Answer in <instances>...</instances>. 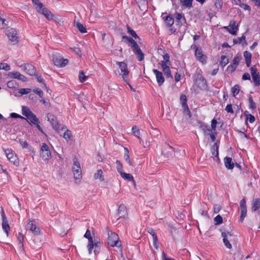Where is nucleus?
I'll return each mask as SVG.
<instances>
[{
	"label": "nucleus",
	"instance_id": "nucleus-26",
	"mask_svg": "<svg viewBox=\"0 0 260 260\" xmlns=\"http://www.w3.org/2000/svg\"><path fill=\"white\" fill-rule=\"evenodd\" d=\"M94 178L95 179H99L100 181L103 182L105 180L103 172L101 169H99L94 174Z\"/></svg>",
	"mask_w": 260,
	"mask_h": 260
},
{
	"label": "nucleus",
	"instance_id": "nucleus-61",
	"mask_svg": "<svg viewBox=\"0 0 260 260\" xmlns=\"http://www.w3.org/2000/svg\"><path fill=\"white\" fill-rule=\"evenodd\" d=\"M131 46L132 48H133V51L134 52L140 49V48L139 47V45L137 44L136 42L133 43Z\"/></svg>",
	"mask_w": 260,
	"mask_h": 260
},
{
	"label": "nucleus",
	"instance_id": "nucleus-4",
	"mask_svg": "<svg viewBox=\"0 0 260 260\" xmlns=\"http://www.w3.org/2000/svg\"><path fill=\"white\" fill-rule=\"evenodd\" d=\"M52 60L54 64L59 67H63L68 63L67 59H63L61 55L58 54H53Z\"/></svg>",
	"mask_w": 260,
	"mask_h": 260
},
{
	"label": "nucleus",
	"instance_id": "nucleus-63",
	"mask_svg": "<svg viewBox=\"0 0 260 260\" xmlns=\"http://www.w3.org/2000/svg\"><path fill=\"white\" fill-rule=\"evenodd\" d=\"M76 54L77 55L81 56V51L80 49L78 47H74L71 48Z\"/></svg>",
	"mask_w": 260,
	"mask_h": 260
},
{
	"label": "nucleus",
	"instance_id": "nucleus-51",
	"mask_svg": "<svg viewBox=\"0 0 260 260\" xmlns=\"http://www.w3.org/2000/svg\"><path fill=\"white\" fill-rule=\"evenodd\" d=\"M4 70L5 71L10 70V67L6 63H0V70Z\"/></svg>",
	"mask_w": 260,
	"mask_h": 260
},
{
	"label": "nucleus",
	"instance_id": "nucleus-54",
	"mask_svg": "<svg viewBox=\"0 0 260 260\" xmlns=\"http://www.w3.org/2000/svg\"><path fill=\"white\" fill-rule=\"evenodd\" d=\"M153 241V245L156 249H158V238L157 235H154L152 236Z\"/></svg>",
	"mask_w": 260,
	"mask_h": 260
},
{
	"label": "nucleus",
	"instance_id": "nucleus-53",
	"mask_svg": "<svg viewBox=\"0 0 260 260\" xmlns=\"http://www.w3.org/2000/svg\"><path fill=\"white\" fill-rule=\"evenodd\" d=\"M164 60L161 61H164V62L167 63L169 64H171V61H170V55L168 53H166L163 56Z\"/></svg>",
	"mask_w": 260,
	"mask_h": 260
},
{
	"label": "nucleus",
	"instance_id": "nucleus-16",
	"mask_svg": "<svg viewBox=\"0 0 260 260\" xmlns=\"http://www.w3.org/2000/svg\"><path fill=\"white\" fill-rule=\"evenodd\" d=\"M180 101L182 104V107L183 108V111L184 113H186L190 117H191V114L189 110L188 107L187 105V98L186 96L184 94H182L180 96Z\"/></svg>",
	"mask_w": 260,
	"mask_h": 260
},
{
	"label": "nucleus",
	"instance_id": "nucleus-28",
	"mask_svg": "<svg viewBox=\"0 0 260 260\" xmlns=\"http://www.w3.org/2000/svg\"><path fill=\"white\" fill-rule=\"evenodd\" d=\"M3 229L6 232L7 236H8L9 231L10 230V226L8 224L7 219L3 220L2 223Z\"/></svg>",
	"mask_w": 260,
	"mask_h": 260
},
{
	"label": "nucleus",
	"instance_id": "nucleus-11",
	"mask_svg": "<svg viewBox=\"0 0 260 260\" xmlns=\"http://www.w3.org/2000/svg\"><path fill=\"white\" fill-rule=\"evenodd\" d=\"M251 74L252 78L255 86H258L260 84V75L257 72V69L255 66H253L250 68Z\"/></svg>",
	"mask_w": 260,
	"mask_h": 260
},
{
	"label": "nucleus",
	"instance_id": "nucleus-38",
	"mask_svg": "<svg viewBox=\"0 0 260 260\" xmlns=\"http://www.w3.org/2000/svg\"><path fill=\"white\" fill-rule=\"evenodd\" d=\"M212 155L215 157H218V147L216 143H215L211 149Z\"/></svg>",
	"mask_w": 260,
	"mask_h": 260
},
{
	"label": "nucleus",
	"instance_id": "nucleus-22",
	"mask_svg": "<svg viewBox=\"0 0 260 260\" xmlns=\"http://www.w3.org/2000/svg\"><path fill=\"white\" fill-rule=\"evenodd\" d=\"M200 124V127L203 131L205 135H208L212 131L211 129L210 128L209 125L205 124L203 122H199Z\"/></svg>",
	"mask_w": 260,
	"mask_h": 260
},
{
	"label": "nucleus",
	"instance_id": "nucleus-57",
	"mask_svg": "<svg viewBox=\"0 0 260 260\" xmlns=\"http://www.w3.org/2000/svg\"><path fill=\"white\" fill-rule=\"evenodd\" d=\"M237 66L234 64L233 63L228 67V70L229 72H233L236 69Z\"/></svg>",
	"mask_w": 260,
	"mask_h": 260
},
{
	"label": "nucleus",
	"instance_id": "nucleus-49",
	"mask_svg": "<svg viewBox=\"0 0 260 260\" xmlns=\"http://www.w3.org/2000/svg\"><path fill=\"white\" fill-rule=\"evenodd\" d=\"M248 101L250 108L252 109H255L256 108V105L253 101L251 95L249 96Z\"/></svg>",
	"mask_w": 260,
	"mask_h": 260
},
{
	"label": "nucleus",
	"instance_id": "nucleus-62",
	"mask_svg": "<svg viewBox=\"0 0 260 260\" xmlns=\"http://www.w3.org/2000/svg\"><path fill=\"white\" fill-rule=\"evenodd\" d=\"M244 56L245 58V60H251V54L248 52V51H245L244 52Z\"/></svg>",
	"mask_w": 260,
	"mask_h": 260
},
{
	"label": "nucleus",
	"instance_id": "nucleus-44",
	"mask_svg": "<svg viewBox=\"0 0 260 260\" xmlns=\"http://www.w3.org/2000/svg\"><path fill=\"white\" fill-rule=\"evenodd\" d=\"M79 78L80 82L82 83L87 79V76H85L84 72L81 71L79 72Z\"/></svg>",
	"mask_w": 260,
	"mask_h": 260
},
{
	"label": "nucleus",
	"instance_id": "nucleus-40",
	"mask_svg": "<svg viewBox=\"0 0 260 260\" xmlns=\"http://www.w3.org/2000/svg\"><path fill=\"white\" fill-rule=\"evenodd\" d=\"M240 91V87L239 86L238 84L235 85L232 88V92L233 95L234 96H236L237 94H238Z\"/></svg>",
	"mask_w": 260,
	"mask_h": 260
},
{
	"label": "nucleus",
	"instance_id": "nucleus-37",
	"mask_svg": "<svg viewBox=\"0 0 260 260\" xmlns=\"http://www.w3.org/2000/svg\"><path fill=\"white\" fill-rule=\"evenodd\" d=\"M76 27L81 33H85L87 32L86 28L80 22H78L76 23Z\"/></svg>",
	"mask_w": 260,
	"mask_h": 260
},
{
	"label": "nucleus",
	"instance_id": "nucleus-33",
	"mask_svg": "<svg viewBox=\"0 0 260 260\" xmlns=\"http://www.w3.org/2000/svg\"><path fill=\"white\" fill-rule=\"evenodd\" d=\"M126 28L127 30V32L131 35L135 39H139V37L137 35L136 32L132 29L128 25H126Z\"/></svg>",
	"mask_w": 260,
	"mask_h": 260
},
{
	"label": "nucleus",
	"instance_id": "nucleus-34",
	"mask_svg": "<svg viewBox=\"0 0 260 260\" xmlns=\"http://www.w3.org/2000/svg\"><path fill=\"white\" fill-rule=\"evenodd\" d=\"M175 14H176L177 25H179V26H181L182 24V22L181 21V20L183 18V15L182 14L177 13H176Z\"/></svg>",
	"mask_w": 260,
	"mask_h": 260
},
{
	"label": "nucleus",
	"instance_id": "nucleus-14",
	"mask_svg": "<svg viewBox=\"0 0 260 260\" xmlns=\"http://www.w3.org/2000/svg\"><path fill=\"white\" fill-rule=\"evenodd\" d=\"M101 244L99 240L94 237V241L92 243V247L89 249L88 248V252L89 254L91 253L92 250L94 248V253L95 255H97L99 253L101 250Z\"/></svg>",
	"mask_w": 260,
	"mask_h": 260
},
{
	"label": "nucleus",
	"instance_id": "nucleus-50",
	"mask_svg": "<svg viewBox=\"0 0 260 260\" xmlns=\"http://www.w3.org/2000/svg\"><path fill=\"white\" fill-rule=\"evenodd\" d=\"M17 239H18V241L19 242L20 247L21 248H22L23 247V240H24L23 235L19 233L18 234V235L17 237Z\"/></svg>",
	"mask_w": 260,
	"mask_h": 260
},
{
	"label": "nucleus",
	"instance_id": "nucleus-9",
	"mask_svg": "<svg viewBox=\"0 0 260 260\" xmlns=\"http://www.w3.org/2000/svg\"><path fill=\"white\" fill-rule=\"evenodd\" d=\"M240 216L239 220L240 222H243L244 218L247 215V208L246 205V201L244 199H242L240 203Z\"/></svg>",
	"mask_w": 260,
	"mask_h": 260
},
{
	"label": "nucleus",
	"instance_id": "nucleus-2",
	"mask_svg": "<svg viewBox=\"0 0 260 260\" xmlns=\"http://www.w3.org/2000/svg\"><path fill=\"white\" fill-rule=\"evenodd\" d=\"M74 164L72 167V171L74 175V178L77 182H80L82 178V170L80 164L77 158H74Z\"/></svg>",
	"mask_w": 260,
	"mask_h": 260
},
{
	"label": "nucleus",
	"instance_id": "nucleus-8",
	"mask_svg": "<svg viewBox=\"0 0 260 260\" xmlns=\"http://www.w3.org/2000/svg\"><path fill=\"white\" fill-rule=\"evenodd\" d=\"M7 158L14 165L18 166L19 164V160L15 154L12 151V149H6L5 150Z\"/></svg>",
	"mask_w": 260,
	"mask_h": 260
},
{
	"label": "nucleus",
	"instance_id": "nucleus-39",
	"mask_svg": "<svg viewBox=\"0 0 260 260\" xmlns=\"http://www.w3.org/2000/svg\"><path fill=\"white\" fill-rule=\"evenodd\" d=\"M221 60L220 61V65L223 67H225L229 62V59L225 55H222L221 57Z\"/></svg>",
	"mask_w": 260,
	"mask_h": 260
},
{
	"label": "nucleus",
	"instance_id": "nucleus-15",
	"mask_svg": "<svg viewBox=\"0 0 260 260\" xmlns=\"http://www.w3.org/2000/svg\"><path fill=\"white\" fill-rule=\"evenodd\" d=\"M40 9V11H37V12L44 15L47 19L57 21L56 19H54V15L47 8L44 7L43 5Z\"/></svg>",
	"mask_w": 260,
	"mask_h": 260
},
{
	"label": "nucleus",
	"instance_id": "nucleus-42",
	"mask_svg": "<svg viewBox=\"0 0 260 260\" xmlns=\"http://www.w3.org/2000/svg\"><path fill=\"white\" fill-rule=\"evenodd\" d=\"M31 91V89L30 88H21L19 89L18 93L20 95H22L23 94H26L30 93Z\"/></svg>",
	"mask_w": 260,
	"mask_h": 260
},
{
	"label": "nucleus",
	"instance_id": "nucleus-52",
	"mask_svg": "<svg viewBox=\"0 0 260 260\" xmlns=\"http://www.w3.org/2000/svg\"><path fill=\"white\" fill-rule=\"evenodd\" d=\"M132 131L133 133L135 135L136 137H137L138 138H140V131L137 126L135 125L133 126Z\"/></svg>",
	"mask_w": 260,
	"mask_h": 260
},
{
	"label": "nucleus",
	"instance_id": "nucleus-43",
	"mask_svg": "<svg viewBox=\"0 0 260 260\" xmlns=\"http://www.w3.org/2000/svg\"><path fill=\"white\" fill-rule=\"evenodd\" d=\"M72 136V133L69 129H67L66 132L64 133L63 137L66 140L67 142L70 139L71 137Z\"/></svg>",
	"mask_w": 260,
	"mask_h": 260
},
{
	"label": "nucleus",
	"instance_id": "nucleus-25",
	"mask_svg": "<svg viewBox=\"0 0 260 260\" xmlns=\"http://www.w3.org/2000/svg\"><path fill=\"white\" fill-rule=\"evenodd\" d=\"M27 119L29 124H35L36 123H37V122H39V119L33 113H32L31 114L29 115L27 117Z\"/></svg>",
	"mask_w": 260,
	"mask_h": 260
},
{
	"label": "nucleus",
	"instance_id": "nucleus-36",
	"mask_svg": "<svg viewBox=\"0 0 260 260\" xmlns=\"http://www.w3.org/2000/svg\"><path fill=\"white\" fill-rule=\"evenodd\" d=\"M134 53L137 55V58L139 61H141L143 60L144 57V54L142 52L141 49L138 51H136Z\"/></svg>",
	"mask_w": 260,
	"mask_h": 260
},
{
	"label": "nucleus",
	"instance_id": "nucleus-59",
	"mask_svg": "<svg viewBox=\"0 0 260 260\" xmlns=\"http://www.w3.org/2000/svg\"><path fill=\"white\" fill-rule=\"evenodd\" d=\"M243 41L245 42V37L244 36H243L240 38H238L236 40H234V43H241Z\"/></svg>",
	"mask_w": 260,
	"mask_h": 260
},
{
	"label": "nucleus",
	"instance_id": "nucleus-6",
	"mask_svg": "<svg viewBox=\"0 0 260 260\" xmlns=\"http://www.w3.org/2000/svg\"><path fill=\"white\" fill-rule=\"evenodd\" d=\"M26 230H30L35 235H39L41 234V231L38 228L34 220H29L26 225Z\"/></svg>",
	"mask_w": 260,
	"mask_h": 260
},
{
	"label": "nucleus",
	"instance_id": "nucleus-32",
	"mask_svg": "<svg viewBox=\"0 0 260 260\" xmlns=\"http://www.w3.org/2000/svg\"><path fill=\"white\" fill-rule=\"evenodd\" d=\"M22 114L26 116V118L32 113L30 110L26 106H23L22 108Z\"/></svg>",
	"mask_w": 260,
	"mask_h": 260
},
{
	"label": "nucleus",
	"instance_id": "nucleus-35",
	"mask_svg": "<svg viewBox=\"0 0 260 260\" xmlns=\"http://www.w3.org/2000/svg\"><path fill=\"white\" fill-rule=\"evenodd\" d=\"M33 4L36 6L37 11H40L43 7V4L39 2V0H31Z\"/></svg>",
	"mask_w": 260,
	"mask_h": 260
},
{
	"label": "nucleus",
	"instance_id": "nucleus-19",
	"mask_svg": "<svg viewBox=\"0 0 260 260\" xmlns=\"http://www.w3.org/2000/svg\"><path fill=\"white\" fill-rule=\"evenodd\" d=\"M221 235H222V237H223V242L225 246L229 249L232 248V246L230 244V242L229 241V240L228 239V236H232V234L229 232H222Z\"/></svg>",
	"mask_w": 260,
	"mask_h": 260
},
{
	"label": "nucleus",
	"instance_id": "nucleus-21",
	"mask_svg": "<svg viewBox=\"0 0 260 260\" xmlns=\"http://www.w3.org/2000/svg\"><path fill=\"white\" fill-rule=\"evenodd\" d=\"M195 55L197 58L200 61L204 62L206 61V56L203 54L201 49L196 48Z\"/></svg>",
	"mask_w": 260,
	"mask_h": 260
},
{
	"label": "nucleus",
	"instance_id": "nucleus-31",
	"mask_svg": "<svg viewBox=\"0 0 260 260\" xmlns=\"http://www.w3.org/2000/svg\"><path fill=\"white\" fill-rule=\"evenodd\" d=\"M166 25L168 27L171 26L174 22V20L173 17L170 16H167L165 20Z\"/></svg>",
	"mask_w": 260,
	"mask_h": 260
},
{
	"label": "nucleus",
	"instance_id": "nucleus-55",
	"mask_svg": "<svg viewBox=\"0 0 260 260\" xmlns=\"http://www.w3.org/2000/svg\"><path fill=\"white\" fill-rule=\"evenodd\" d=\"M163 72L164 73L165 75L166 76V77H167V78L171 77L172 78V76L171 75V71H170L169 67L168 68H167L166 69H165V70H163Z\"/></svg>",
	"mask_w": 260,
	"mask_h": 260
},
{
	"label": "nucleus",
	"instance_id": "nucleus-24",
	"mask_svg": "<svg viewBox=\"0 0 260 260\" xmlns=\"http://www.w3.org/2000/svg\"><path fill=\"white\" fill-rule=\"evenodd\" d=\"M118 213L120 217H124L127 215L126 208L125 206L123 204H121L118 208Z\"/></svg>",
	"mask_w": 260,
	"mask_h": 260
},
{
	"label": "nucleus",
	"instance_id": "nucleus-48",
	"mask_svg": "<svg viewBox=\"0 0 260 260\" xmlns=\"http://www.w3.org/2000/svg\"><path fill=\"white\" fill-rule=\"evenodd\" d=\"M222 220V217L220 215H218L214 218L215 224L219 225L221 224Z\"/></svg>",
	"mask_w": 260,
	"mask_h": 260
},
{
	"label": "nucleus",
	"instance_id": "nucleus-7",
	"mask_svg": "<svg viewBox=\"0 0 260 260\" xmlns=\"http://www.w3.org/2000/svg\"><path fill=\"white\" fill-rule=\"evenodd\" d=\"M6 33L9 40L12 42L16 43L18 42L17 33L15 29L13 28H8Z\"/></svg>",
	"mask_w": 260,
	"mask_h": 260
},
{
	"label": "nucleus",
	"instance_id": "nucleus-12",
	"mask_svg": "<svg viewBox=\"0 0 260 260\" xmlns=\"http://www.w3.org/2000/svg\"><path fill=\"white\" fill-rule=\"evenodd\" d=\"M196 83L202 89H205L207 87L206 79L200 74H198L197 76Z\"/></svg>",
	"mask_w": 260,
	"mask_h": 260
},
{
	"label": "nucleus",
	"instance_id": "nucleus-58",
	"mask_svg": "<svg viewBox=\"0 0 260 260\" xmlns=\"http://www.w3.org/2000/svg\"><path fill=\"white\" fill-rule=\"evenodd\" d=\"M34 92L37 94L40 98H42L43 95V92L42 90L40 89L37 88L34 89Z\"/></svg>",
	"mask_w": 260,
	"mask_h": 260
},
{
	"label": "nucleus",
	"instance_id": "nucleus-5",
	"mask_svg": "<svg viewBox=\"0 0 260 260\" xmlns=\"http://www.w3.org/2000/svg\"><path fill=\"white\" fill-rule=\"evenodd\" d=\"M41 157L45 160H48L51 156V151L48 145L46 143L42 144L40 150Z\"/></svg>",
	"mask_w": 260,
	"mask_h": 260
},
{
	"label": "nucleus",
	"instance_id": "nucleus-30",
	"mask_svg": "<svg viewBox=\"0 0 260 260\" xmlns=\"http://www.w3.org/2000/svg\"><path fill=\"white\" fill-rule=\"evenodd\" d=\"M124 150L125 151V153L124 155V158L130 166H133V163L130 159L129 155L128 154L129 151L127 148H124Z\"/></svg>",
	"mask_w": 260,
	"mask_h": 260
},
{
	"label": "nucleus",
	"instance_id": "nucleus-20",
	"mask_svg": "<svg viewBox=\"0 0 260 260\" xmlns=\"http://www.w3.org/2000/svg\"><path fill=\"white\" fill-rule=\"evenodd\" d=\"M84 237L87 238L88 240V244L87 245V248L89 249L92 247V243L94 241V238H93L91 236L90 231L87 230L84 234Z\"/></svg>",
	"mask_w": 260,
	"mask_h": 260
},
{
	"label": "nucleus",
	"instance_id": "nucleus-18",
	"mask_svg": "<svg viewBox=\"0 0 260 260\" xmlns=\"http://www.w3.org/2000/svg\"><path fill=\"white\" fill-rule=\"evenodd\" d=\"M153 72L156 76L157 82L159 86H161L165 82V78L162 73L156 69H153Z\"/></svg>",
	"mask_w": 260,
	"mask_h": 260
},
{
	"label": "nucleus",
	"instance_id": "nucleus-17",
	"mask_svg": "<svg viewBox=\"0 0 260 260\" xmlns=\"http://www.w3.org/2000/svg\"><path fill=\"white\" fill-rule=\"evenodd\" d=\"M224 28L233 35H235L238 30V25H236V22L234 20L231 21L229 25Z\"/></svg>",
	"mask_w": 260,
	"mask_h": 260
},
{
	"label": "nucleus",
	"instance_id": "nucleus-1",
	"mask_svg": "<svg viewBox=\"0 0 260 260\" xmlns=\"http://www.w3.org/2000/svg\"><path fill=\"white\" fill-rule=\"evenodd\" d=\"M108 244L112 247H118L119 248L120 251L122 252V244L121 241L119 240L118 235L111 231H109L108 233ZM121 256L123 257L122 253H121Z\"/></svg>",
	"mask_w": 260,
	"mask_h": 260
},
{
	"label": "nucleus",
	"instance_id": "nucleus-29",
	"mask_svg": "<svg viewBox=\"0 0 260 260\" xmlns=\"http://www.w3.org/2000/svg\"><path fill=\"white\" fill-rule=\"evenodd\" d=\"M121 177L124 180L127 181H131L133 180V176L129 173H125L124 172H122L120 174Z\"/></svg>",
	"mask_w": 260,
	"mask_h": 260
},
{
	"label": "nucleus",
	"instance_id": "nucleus-41",
	"mask_svg": "<svg viewBox=\"0 0 260 260\" xmlns=\"http://www.w3.org/2000/svg\"><path fill=\"white\" fill-rule=\"evenodd\" d=\"M116 169H117V170L118 171V172L120 174L121 173H122V172H123V166H122V163L120 162V161L118 160H117L116 161Z\"/></svg>",
	"mask_w": 260,
	"mask_h": 260
},
{
	"label": "nucleus",
	"instance_id": "nucleus-10",
	"mask_svg": "<svg viewBox=\"0 0 260 260\" xmlns=\"http://www.w3.org/2000/svg\"><path fill=\"white\" fill-rule=\"evenodd\" d=\"M47 117L48 121L51 124L52 128L56 131H58L59 128V125L55 115L51 113H48Z\"/></svg>",
	"mask_w": 260,
	"mask_h": 260
},
{
	"label": "nucleus",
	"instance_id": "nucleus-23",
	"mask_svg": "<svg viewBox=\"0 0 260 260\" xmlns=\"http://www.w3.org/2000/svg\"><path fill=\"white\" fill-rule=\"evenodd\" d=\"M225 166L228 169H232L234 168V164L232 161V159L229 157H225L224 159Z\"/></svg>",
	"mask_w": 260,
	"mask_h": 260
},
{
	"label": "nucleus",
	"instance_id": "nucleus-47",
	"mask_svg": "<svg viewBox=\"0 0 260 260\" xmlns=\"http://www.w3.org/2000/svg\"><path fill=\"white\" fill-rule=\"evenodd\" d=\"M8 22L6 20L0 16V29H3L7 25Z\"/></svg>",
	"mask_w": 260,
	"mask_h": 260
},
{
	"label": "nucleus",
	"instance_id": "nucleus-56",
	"mask_svg": "<svg viewBox=\"0 0 260 260\" xmlns=\"http://www.w3.org/2000/svg\"><path fill=\"white\" fill-rule=\"evenodd\" d=\"M241 58V57L240 55L237 54L236 56L234 57L233 63L238 66L239 63Z\"/></svg>",
	"mask_w": 260,
	"mask_h": 260
},
{
	"label": "nucleus",
	"instance_id": "nucleus-45",
	"mask_svg": "<svg viewBox=\"0 0 260 260\" xmlns=\"http://www.w3.org/2000/svg\"><path fill=\"white\" fill-rule=\"evenodd\" d=\"M20 73L18 72L13 71L9 73V76L11 78L19 79Z\"/></svg>",
	"mask_w": 260,
	"mask_h": 260
},
{
	"label": "nucleus",
	"instance_id": "nucleus-64",
	"mask_svg": "<svg viewBox=\"0 0 260 260\" xmlns=\"http://www.w3.org/2000/svg\"><path fill=\"white\" fill-rule=\"evenodd\" d=\"M225 110L228 113H234V111L232 108V105L231 104H229L226 106Z\"/></svg>",
	"mask_w": 260,
	"mask_h": 260
},
{
	"label": "nucleus",
	"instance_id": "nucleus-13",
	"mask_svg": "<svg viewBox=\"0 0 260 260\" xmlns=\"http://www.w3.org/2000/svg\"><path fill=\"white\" fill-rule=\"evenodd\" d=\"M21 69L28 74L32 76L36 74V69L34 66L30 64H23L20 66Z\"/></svg>",
	"mask_w": 260,
	"mask_h": 260
},
{
	"label": "nucleus",
	"instance_id": "nucleus-60",
	"mask_svg": "<svg viewBox=\"0 0 260 260\" xmlns=\"http://www.w3.org/2000/svg\"><path fill=\"white\" fill-rule=\"evenodd\" d=\"M19 142L22 146L23 148H26L28 146V144L26 141H23L22 140H19Z\"/></svg>",
	"mask_w": 260,
	"mask_h": 260
},
{
	"label": "nucleus",
	"instance_id": "nucleus-46",
	"mask_svg": "<svg viewBox=\"0 0 260 260\" xmlns=\"http://www.w3.org/2000/svg\"><path fill=\"white\" fill-rule=\"evenodd\" d=\"M193 0H183L181 1L182 5L186 7H191L192 5Z\"/></svg>",
	"mask_w": 260,
	"mask_h": 260
},
{
	"label": "nucleus",
	"instance_id": "nucleus-3",
	"mask_svg": "<svg viewBox=\"0 0 260 260\" xmlns=\"http://www.w3.org/2000/svg\"><path fill=\"white\" fill-rule=\"evenodd\" d=\"M117 64L118 65L119 68L120 70L119 75L122 77L125 82H127L129 80V71L126 63L124 62H117Z\"/></svg>",
	"mask_w": 260,
	"mask_h": 260
},
{
	"label": "nucleus",
	"instance_id": "nucleus-27",
	"mask_svg": "<svg viewBox=\"0 0 260 260\" xmlns=\"http://www.w3.org/2000/svg\"><path fill=\"white\" fill-rule=\"evenodd\" d=\"M260 207V200L256 199L252 202V210L255 211L258 210Z\"/></svg>",
	"mask_w": 260,
	"mask_h": 260
}]
</instances>
